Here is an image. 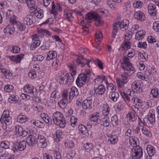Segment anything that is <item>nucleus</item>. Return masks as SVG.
Here are the masks:
<instances>
[{
  "instance_id": "obj_34",
  "label": "nucleus",
  "mask_w": 159,
  "mask_h": 159,
  "mask_svg": "<svg viewBox=\"0 0 159 159\" xmlns=\"http://www.w3.org/2000/svg\"><path fill=\"white\" fill-rule=\"evenodd\" d=\"M17 120L20 123H23L28 121V118L25 115H20L17 117Z\"/></svg>"
},
{
  "instance_id": "obj_31",
  "label": "nucleus",
  "mask_w": 159,
  "mask_h": 159,
  "mask_svg": "<svg viewBox=\"0 0 159 159\" xmlns=\"http://www.w3.org/2000/svg\"><path fill=\"white\" fill-rule=\"evenodd\" d=\"M3 30L6 34H11L14 33L15 29L13 26H11V27L8 26L5 28Z\"/></svg>"
},
{
  "instance_id": "obj_57",
  "label": "nucleus",
  "mask_w": 159,
  "mask_h": 159,
  "mask_svg": "<svg viewBox=\"0 0 159 159\" xmlns=\"http://www.w3.org/2000/svg\"><path fill=\"white\" fill-rule=\"evenodd\" d=\"M132 92V91L130 90H129L127 92V93H126L125 92H123V93L124 95L125 96V97L126 98L127 100L128 101H130V98L129 97V95H131V93Z\"/></svg>"
},
{
  "instance_id": "obj_61",
  "label": "nucleus",
  "mask_w": 159,
  "mask_h": 159,
  "mask_svg": "<svg viewBox=\"0 0 159 159\" xmlns=\"http://www.w3.org/2000/svg\"><path fill=\"white\" fill-rule=\"evenodd\" d=\"M9 117H10L9 116V112L8 110L5 111L1 117V120H2V119H3V118H8Z\"/></svg>"
},
{
  "instance_id": "obj_6",
  "label": "nucleus",
  "mask_w": 159,
  "mask_h": 159,
  "mask_svg": "<svg viewBox=\"0 0 159 159\" xmlns=\"http://www.w3.org/2000/svg\"><path fill=\"white\" fill-rule=\"evenodd\" d=\"M129 76L128 73L126 72H124L121 75V79L117 78L116 79V83L118 87L120 88L123 87V85L127 82V78Z\"/></svg>"
},
{
  "instance_id": "obj_47",
  "label": "nucleus",
  "mask_w": 159,
  "mask_h": 159,
  "mask_svg": "<svg viewBox=\"0 0 159 159\" xmlns=\"http://www.w3.org/2000/svg\"><path fill=\"white\" fill-rule=\"evenodd\" d=\"M108 142L112 144H114L117 142V139L115 136L111 135L110 138L108 140Z\"/></svg>"
},
{
  "instance_id": "obj_22",
  "label": "nucleus",
  "mask_w": 159,
  "mask_h": 159,
  "mask_svg": "<svg viewBox=\"0 0 159 159\" xmlns=\"http://www.w3.org/2000/svg\"><path fill=\"white\" fill-rule=\"evenodd\" d=\"M24 55L23 54H20L16 56H13L9 57V58L13 61H16L18 63H20V61L23 58Z\"/></svg>"
},
{
  "instance_id": "obj_16",
  "label": "nucleus",
  "mask_w": 159,
  "mask_h": 159,
  "mask_svg": "<svg viewBox=\"0 0 159 159\" xmlns=\"http://www.w3.org/2000/svg\"><path fill=\"white\" fill-rule=\"evenodd\" d=\"M148 10L149 14L152 16L156 15L157 11L156 6L155 4L150 3L148 6Z\"/></svg>"
},
{
  "instance_id": "obj_2",
  "label": "nucleus",
  "mask_w": 159,
  "mask_h": 159,
  "mask_svg": "<svg viewBox=\"0 0 159 159\" xmlns=\"http://www.w3.org/2000/svg\"><path fill=\"white\" fill-rule=\"evenodd\" d=\"M85 19L89 22H91L92 20H95V24L97 26L102 25L103 23V21L101 20V17L94 12L89 13L86 15Z\"/></svg>"
},
{
  "instance_id": "obj_15",
  "label": "nucleus",
  "mask_w": 159,
  "mask_h": 159,
  "mask_svg": "<svg viewBox=\"0 0 159 159\" xmlns=\"http://www.w3.org/2000/svg\"><path fill=\"white\" fill-rule=\"evenodd\" d=\"M37 32L39 37L41 38L42 39L44 36H49L51 35V33L49 31L45 29H38Z\"/></svg>"
},
{
  "instance_id": "obj_44",
  "label": "nucleus",
  "mask_w": 159,
  "mask_h": 159,
  "mask_svg": "<svg viewBox=\"0 0 159 159\" xmlns=\"http://www.w3.org/2000/svg\"><path fill=\"white\" fill-rule=\"evenodd\" d=\"M141 130L143 134L146 135L148 137L151 136L150 131L145 128H142Z\"/></svg>"
},
{
  "instance_id": "obj_4",
  "label": "nucleus",
  "mask_w": 159,
  "mask_h": 159,
  "mask_svg": "<svg viewBox=\"0 0 159 159\" xmlns=\"http://www.w3.org/2000/svg\"><path fill=\"white\" fill-rule=\"evenodd\" d=\"M131 157L133 159H139L143 155L142 149L139 146H137L133 148L131 150Z\"/></svg>"
},
{
  "instance_id": "obj_64",
  "label": "nucleus",
  "mask_w": 159,
  "mask_h": 159,
  "mask_svg": "<svg viewBox=\"0 0 159 159\" xmlns=\"http://www.w3.org/2000/svg\"><path fill=\"white\" fill-rule=\"evenodd\" d=\"M116 89V87H114L113 84H110L108 86L107 92H110V90L115 91Z\"/></svg>"
},
{
  "instance_id": "obj_14",
  "label": "nucleus",
  "mask_w": 159,
  "mask_h": 159,
  "mask_svg": "<svg viewBox=\"0 0 159 159\" xmlns=\"http://www.w3.org/2000/svg\"><path fill=\"white\" fill-rule=\"evenodd\" d=\"M26 147V142L25 141L23 140L21 142L19 143L13 148V150L14 152H15L18 150L22 151L24 150Z\"/></svg>"
},
{
  "instance_id": "obj_10",
  "label": "nucleus",
  "mask_w": 159,
  "mask_h": 159,
  "mask_svg": "<svg viewBox=\"0 0 159 159\" xmlns=\"http://www.w3.org/2000/svg\"><path fill=\"white\" fill-rule=\"evenodd\" d=\"M37 142L38 146L41 148H46L47 145L46 139L43 135H39L38 137Z\"/></svg>"
},
{
  "instance_id": "obj_62",
  "label": "nucleus",
  "mask_w": 159,
  "mask_h": 159,
  "mask_svg": "<svg viewBox=\"0 0 159 159\" xmlns=\"http://www.w3.org/2000/svg\"><path fill=\"white\" fill-rule=\"evenodd\" d=\"M147 46L146 42H139L138 44V47L140 48L145 49Z\"/></svg>"
},
{
  "instance_id": "obj_45",
  "label": "nucleus",
  "mask_w": 159,
  "mask_h": 159,
  "mask_svg": "<svg viewBox=\"0 0 159 159\" xmlns=\"http://www.w3.org/2000/svg\"><path fill=\"white\" fill-rule=\"evenodd\" d=\"M119 27L116 23L113 25V31L112 32V37L115 38L118 31L117 28Z\"/></svg>"
},
{
  "instance_id": "obj_42",
  "label": "nucleus",
  "mask_w": 159,
  "mask_h": 159,
  "mask_svg": "<svg viewBox=\"0 0 159 159\" xmlns=\"http://www.w3.org/2000/svg\"><path fill=\"white\" fill-rule=\"evenodd\" d=\"M111 122L113 126H116L118 124V121L117 116L114 115L111 118Z\"/></svg>"
},
{
  "instance_id": "obj_54",
  "label": "nucleus",
  "mask_w": 159,
  "mask_h": 159,
  "mask_svg": "<svg viewBox=\"0 0 159 159\" xmlns=\"http://www.w3.org/2000/svg\"><path fill=\"white\" fill-rule=\"evenodd\" d=\"M124 8L128 13H130L132 11L131 6L129 3H125L124 5Z\"/></svg>"
},
{
  "instance_id": "obj_25",
  "label": "nucleus",
  "mask_w": 159,
  "mask_h": 159,
  "mask_svg": "<svg viewBox=\"0 0 159 159\" xmlns=\"http://www.w3.org/2000/svg\"><path fill=\"white\" fill-rule=\"evenodd\" d=\"M134 17L136 19L141 21L145 20V16L144 14L141 12H137L135 13Z\"/></svg>"
},
{
  "instance_id": "obj_7",
  "label": "nucleus",
  "mask_w": 159,
  "mask_h": 159,
  "mask_svg": "<svg viewBox=\"0 0 159 159\" xmlns=\"http://www.w3.org/2000/svg\"><path fill=\"white\" fill-rule=\"evenodd\" d=\"M5 18L7 21H9L13 24L14 22L16 21V17L13 14V12L11 10H8L5 13Z\"/></svg>"
},
{
  "instance_id": "obj_28",
  "label": "nucleus",
  "mask_w": 159,
  "mask_h": 159,
  "mask_svg": "<svg viewBox=\"0 0 159 159\" xmlns=\"http://www.w3.org/2000/svg\"><path fill=\"white\" fill-rule=\"evenodd\" d=\"M145 35V32L143 30H140L136 33L135 39L138 41L142 39Z\"/></svg>"
},
{
  "instance_id": "obj_9",
  "label": "nucleus",
  "mask_w": 159,
  "mask_h": 159,
  "mask_svg": "<svg viewBox=\"0 0 159 159\" xmlns=\"http://www.w3.org/2000/svg\"><path fill=\"white\" fill-rule=\"evenodd\" d=\"M67 73L64 74L63 72L59 71L58 72V77L57 79V81L60 84H66L67 82Z\"/></svg>"
},
{
  "instance_id": "obj_11",
  "label": "nucleus",
  "mask_w": 159,
  "mask_h": 159,
  "mask_svg": "<svg viewBox=\"0 0 159 159\" xmlns=\"http://www.w3.org/2000/svg\"><path fill=\"white\" fill-rule=\"evenodd\" d=\"M116 23L118 26L120 27V29L123 31H125L128 29L129 21L127 19H125L120 22L118 21Z\"/></svg>"
},
{
  "instance_id": "obj_35",
  "label": "nucleus",
  "mask_w": 159,
  "mask_h": 159,
  "mask_svg": "<svg viewBox=\"0 0 159 159\" xmlns=\"http://www.w3.org/2000/svg\"><path fill=\"white\" fill-rule=\"evenodd\" d=\"M55 134H56V136H54L56 142H58L60 141V138L62 134L61 131L60 130H57L55 132Z\"/></svg>"
},
{
  "instance_id": "obj_60",
  "label": "nucleus",
  "mask_w": 159,
  "mask_h": 159,
  "mask_svg": "<svg viewBox=\"0 0 159 159\" xmlns=\"http://www.w3.org/2000/svg\"><path fill=\"white\" fill-rule=\"evenodd\" d=\"M153 27L155 31L159 32V23L158 22H154L153 24Z\"/></svg>"
},
{
  "instance_id": "obj_52",
  "label": "nucleus",
  "mask_w": 159,
  "mask_h": 159,
  "mask_svg": "<svg viewBox=\"0 0 159 159\" xmlns=\"http://www.w3.org/2000/svg\"><path fill=\"white\" fill-rule=\"evenodd\" d=\"M63 115L60 112L57 111L53 114V119H54L55 118H56V117L57 119H59L58 118H60L61 119L63 118Z\"/></svg>"
},
{
  "instance_id": "obj_26",
  "label": "nucleus",
  "mask_w": 159,
  "mask_h": 159,
  "mask_svg": "<svg viewBox=\"0 0 159 159\" xmlns=\"http://www.w3.org/2000/svg\"><path fill=\"white\" fill-rule=\"evenodd\" d=\"M57 52L51 50L49 52L47 56V60L50 61V60H52L57 57Z\"/></svg>"
},
{
  "instance_id": "obj_19",
  "label": "nucleus",
  "mask_w": 159,
  "mask_h": 159,
  "mask_svg": "<svg viewBox=\"0 0 159 159\" xmlns=\"http://www.w3.org/2000/svg\"><path fill=\"white\" fill-rule=\"evenodd\" d=\"M64 16L65 19L69 21H71L73 19L72 16V12L67 9L64 11Z\"/></svg>"
},
{
  "instance_id": "obj_30",
  "label": "nucleus",
  "mask_w": 159,
  "mask_h": 159,
  "mask_svg": "<svg viewBox=\"0 0 159 159\" xmlns=\"http://www.w3.org/2000/svg\"><path fill=\"white\" fill-rule=\"evenodd\" d=\"M80 133L86 136L88 135V130L86 127L83 125H79L78 127Z\"/></svg>"
},
{
  "instance_id": "obj_56",
  "label": "nucleus",
  "mask_w": 159,
  "mask_h": 159,
  "mask_svg": "<svg viewBox=\"0 0 159 159\" xmlns=\"http://www.w3.org/2000/svg\"><path fill=\"white\" fill-rule=\"evenodd\" d=\"M93 146L92 144L87 143L84 145V148L87 152L89 151L93 148Z\"/></svg>"
},
{
  "instance_id": "obj_29",
  "label": "nucleus",
  "mask_w": 159,
  "mask_h": 159,
  "mask_svg": "<svg viewBox=\"0 0 159 159\" xmlns=\"http://www.w3.org/2000/svg\"><path fill=\"white\" fill-rule=\"evenodd\" d=\"M101 123L100 124L101 126L107 127L109 125V117H104L101 120Z\"/></svg>"
},
{
  "instance_id": "obj_41",
  "label": "nucleus",
  "mask_w": 159,
  "mask_h": 159,
  "mask_svg": "<svg viewBox=\"0 0 159 159\" xmlns=\"http://www.w3.org/2000/svg\"><path fill=\"white\" fill-rule=\"evenodd\" d=\"M149 121V123L152 124H154L155 123V116L152 114H149L148 115L147 118Z\"/></svg>"
},
{
  "instance_id": "obj_33",
  "label": "nucleus",
  "mask_w": 159,
  "mask_h": 159,
  "mask_svg": "<svg viewBox=\"0 0 159 159\" xmlns=\"http://www.w3.org/2000/svg\"><path fill=\"white\" fill-rule=\"evenodd\" d=\"M111 93V97L110 96L111 99L114 102H116L119 97V95L118 93L113 91L110 92Z\"/></svg>"
},
{
  "instance_id": "obj_1",
  "label": "nucleus",
  "mask_w": 159,
  "mask_h": 159,
  "mask_svg": "<svg viewBox=\"0 0 159 159\" xmlns=\"http://www.w3.org/2000/svg\"><path fill=\"white\" fill-rule=\"evenodd\" d=\"M78 90L75 87H71L70 91L68 92L67 90H65L62 94V98L58 102L59 106L62 107L67 103H69L75 96L79 95Z\"/></svg>"
},
{
  "instance_id": "obj_20",
  "label": "nucleus",
  "mask_w": 159,
  "mask_h": 159,
  "mask_svg": "<svg viewBox=\"0 0 159 159\" xmlns=\"http://www.w3.org/2000/svg\"><path fill=\"white\" fill-rule=\"evenodd\" d=\"M21 3H26L29 7L32 8L35 6V0H18Z\"/></svg>"
},
{
  "instance_id": "obj_17",
  "label": "nucleus",
  "mask_w": 159,
  "mask_h": 159,
  "mask_svg": "<svg viewBox=\"0 0 159 159\" xmlns=\"http://www.w3.org/2000/svg\"><path fill=\"white\" fill-rule=\"evenodd\" d=\"M53 122L57 125H58L60 128H62L64 127L66 124L65 120L64 118L60 119L56 117L53 119Z\"/></svg>"
},
{
  "instance_id": "obj_18",
  "label": "nucleus",
  "mask_w": 159,
  "mask_h": 159,
  "mask_svg": "<svg viewBox=\"0 0 159 159\" xmlns=\"http://www.w3.org/2000/svg\"><path fill=\"white\" fill-rule=\"evenodd\" d=\"M90 120L92 121L97 122L98 124L102 123L101 120H99V113L96 112L93 113L90 116Z\"/></svg>"
},
{
  "instance_id": "obj_51",
  "label": "nucleus",
  "mask_w": 159,
  "mask_h": 159,
  "mask_svg": "<svg viewBox=\"0 0 159 159\" xmlns=\"http://www.w3.org/2000/svg\"><path fill=\"white\" fill-rule=\"evenodd\" d=\"M96 40H98L99 43H100L102 38V33L99 31H97L95 34Z\"/></svg>"
},
{
  "instance_id": "obj_23",
  "label": "nucleus",
  "mask_w": 159,
  "mask_h": 159,
  "mask_svg": "<svg viewBox=\"0 0 159 159\" xmlns=\"http://www.w3.org/2000/svg\"><path fill=\"white\" fill-rule=\"evenodd\" d=\"M26 142L29 146H32L36 143L35 137L32 135H30L26 138Z\"/></svg>"
},
{
  "instance_id": "obj_39",
  "label": "nucleus",
  "mask_w": 159,
  "mask_h": 159,
  "mask_svg": "<svg viewBox=\"0 0 159 159\" xmlns=\"http://www.w3.org/2000/svg\"><path fill=\"white\" fill-rule=\"evenodd\" d=\"M95 80L97 82H102L103 81H105L106 84L108 83L106 77L103 75L98 76L95 79Z\"/></svg>"
},
{
  "instance_id": "obj_38",
  "label": "nucleus",
  "mask_w": 159,
  "mask_h": 159,
  "mask_svg": "<svg viewBox=\"0 0 159 159\" xmlns=\"http://www.w3.org/2000/svg\"><path fill=\"white\" fill-rule=\"evenodd\" d=\"M34 15V16L39 19L42 18L43 16V11L41 10H35Z\"/></svg>"
},
{
  "instance_id": "obj_40",
  "label": "nucleus",
  "mask_w": 159,
  "mask_h": 159,
  "mask_svg": "<svg viewBox=\"0 0 159 159\" xmlns=\"http://www.w3.org/2000/svg\"><path fill=\"white\" fill-rule=\"evenodd\" d=\"M93 61L95 63V64L97 65L100 69H103V63L101 61L97 58L93 59Z\"/></svg>"
},
{
  "instance_id": "obj_24",
  "label": "nucleus",
  "mask_w": 159,
  "mask_h": 159,
  "mask_svg": "<svg viewBox=\"0 0 159 159\" xmlns=\"http://www.w3.org/2000/svg\"><path fill=\"white\" fill-rule=\"evenodd\" d=\"M34 89V87L32 85L29 86L26 85L24 88V90L26 93H29L30 95L32 97L34 96L33 93V90Z\"/></svg>"
},
{
  "instance_id": "obj_49",
  "label": "nucleus",
  "mask_w": 159,
  "mask_h": 159,
  "mask_svg": "<svg viewBox=\"0 0 159 159\" xmlns=\"http://www.w3.org/2000/svg\"><path fill=\"white\" fill-rule=\"evenodd\" d=\"M151 94L152 95V96L154 98H158L159 96L158 91L157 89H153L151 91Z\"/></svg>"
},
{
  "instance_id": "obj_53",
  "label": "nucleus",
  "mask_w": 159,
  "mask_h": 159,
  "mask_svg": "<svg viewBox=\"0 0 159 159\" xmlns=\"http://www.w3.org/2000/svg\"><path fill=\"white\" fill-rule=\"evenodd\" d=\"M125 36V41H129L132 37V32L127 31Z\"/></svg>"
},
{
  "instance_id": "obj_48",
  "label": "nucleus",
  "mask_w": 159,
  "mask_h": 159,
  "mask_svg": "<svg viewBox=\"0 0 159 159\" xmlns=\"http://www.w3.org/2000/svg\"><path fill=\"white\" fill-rule=\"evenodd\" d=\"M88 60L86 58H84L82 61H81L79 59H77L76 60V62L77 64L79 65L81 67H83L85 65L86 63V60Z\"/></svg>"
},
{
  "instance_id": "obj_36",
  "label": "nucleus",
  "mask_w": 159,
  "mask_h": 159,
  "mask_svg": "<svg viewBox=\"0 0 159 159\" xmlns=\"http://www.w3.org/2000/svg\"><path fill=\"white\" fill-rule=\"evenodd\" d=\"M33 124L39 128H43L44 127V123L38 120H36L34 121L33 122Z\"/></svg>"
},
{
  "instance_id": "obj_58",
  "label": "nucleus",
  "mask_w": 159,
  "mask_h": 159,
  "mask_svg": "<svg viewBox=\"0 0 159 159\" xmlns=\"http://www.w3.org/2000/svg\"><path fill=\"white\" fill-rule=\"evenodd\" d=\"M60 95L59 93L57 90L53 91L51 93V98H56Z\"/></svg>"
},
{
  "instance_id": "obj_21",
  "label": "nucleus",
  "mask_w": 159,
  "mask_h": 159,
  "mask_svg": "<svg viewBox=\"0 0 159 159\" xmlns=\"http://www.w3.org/2000/svg\"><path fill=\"white\" fill-rule=\"evenodd\" d=\"M92 101H88L86 100H84L82 103L83 107L84 109L89 108L92 109L94 106L93 104L92 103Z\"/></svg>"
},
{
  "instance_id": "obj_32",
  "label": "nucleus",
  "mask_w": 159,
  "mask_h": 159,
  "mask_svg": "<svg viewBox=\"0 0 159 159\" xmlns=\"http://www.w3.org/2000/svg\"><path fill=\"white\" fill-rule=\"evenodd\" d=\"M105 88L104 86L103 85H99L96 89H95L94 91L96 92L99 94H102L104 93L105 91Z\"/></svg>"
},
{
  "instance_id": "obj_63",
  "label": "nucleus",
  "mask_w": 159,
  "mask_h": 159,
  "mask_svg": "<svg viewBox=\"0 0 159 159\" xmlns=\"http://www.w3.org/2000/svg\"><path fill=\"white\" fill-rule=\"evenodd\" d=\"M36 72L33 71L32 70L30 71L28 73L29 76L32 79H34L36 77Z\"/></svg>"
},
{
  "instance_id": "obj_46",
  "label": "nucleus",
  "mask_w": 159,
  "mask_h": 159,
  "mask_svg": "<svg viewBox=\"0 0 159 159\" xmlns=\"http://www.w3.org/2000/svg\"><path fill=\"white\" fill-rule=\"evenodd\" d=\"M110 111V109L108 105L106 106L102 111V114L104 117H108V115L109 114Z\"/></svg>"
},
{
  "instance_id": "obj_59",
  "label": "nucleus",
  "mask_w": 159,
  "mask_h": 159,
  "mask_svg": "<svg viewBox=\"0 0 159 159\" xmlns=\"http://www.w3.org/2000/svg\"><path fill=\"white\" fill-rule=\"evenodd\" d=\"M77 119V118L74 116H72L70 118V122L71 123V125L73 127H74L75 123H76Z\"/></svg>"
},
{
  "instance_id": "obj_55",
  "label": "nucleus",
  "mask_w": 159,
  "mask_h": 159,
  "mask_svg": "<svg viewBox=\"0 0 159 159\" xmlns=\"http://www.w3.org/2000/svg\"><path fill=\"white\" fill-rule=\"evenodd\" d=\"M132 87L137 91L140 92V86L139 83L134 82L132 84Z\"/></svg>"
},
{
  "instance_id": "obj_5",
  "label": "nucleus",
  "mask_w": 159,
  "mask_h": 159,
  "mask_svg": "<svg viewBox=\"0 0 159 159\" xmlns=\"http://www.w3.org/2000/svg\"><path fill=\"white\" fill-rule=\"evenodd\" d=\"M123 62L121 64V66L124 70L127 71H133L134 67L132 66L129 59L124 57L123 59Z\"/></svg>"
},
{
  "instance_id": "obj_37",
  "label": "nucleus",
  "mask_w": 159,
  "mask_h": 159,
  "mask_svg": "<svg viewBox=\"0 0 159 159\" xmlns=\"http://www.w3.org/2000/svg\"><path fill=\"white\" fill-rule=\"evenodd\" d=\"M131 43L129 41H124L123 43L121 45L120 48L124 49H129L130 48Z\"/></svg>"
},
{
  "instance_id": "obj_3",
  "label": "nucleus",
  "mask_w": 159,
  "mask_h": 159,
  "mask_svg": "<svg viewBox=\"0 0 159 159\" xmlns=\"http://www.w3.org/2000/svg\"><path fill=\"white\" fill-rule=\"evenodd\" d=\"M70 70V73H67V84H71L74 81V77L76 74V66L75 65H70L69 66Z\"/></svg>"
},
{
  "instance_id": "obj_8",
  "label": "nucleus",
  "mask_w": 159,
  "mask_h": 159,
  "mask_svg": "<svg viewBox=\"0 0 159 159\" xmlns=\"http://www.w3.org/2000/svg\"><path fill=\"white\" fill-rule=\"evenodd\" d=\"M82 74H80L77 77L76 83L78 86L80 88L84 84L88 79Z\"/></svg>"
},
{
  "instance_id": "obj_50",
  "label": "nucleus",
  "mask_w": 159,
  "mask_h": 159,
  "mask_svg": "<svg viewBox=\"0 0 159 159\" xmlns=\"http://www.w3.org/2000/svg\"><path fill=\"white\" fill-rule=\"evenodd\" d=\"M9 143L7 141L2 142L0 144L1 147L5 149H8L9 148Z\"/></svg>"
},
{
  "instance_id": "obj_12",
  "label": "nucleus",
  "mask_w": 159,
  "mask_h": 159,
  "mask_svg": "<svg viewBox=\"0 0 159 159\" xmlns=\"http://www.w3.org/2000/svg\"><path fill=\"white\" fill-rule=\"evenodd\" d=\"M35 17L31 14L27 15L24 19V23L27 25H30L35 21Z\"/></svg>"
},
{
  "instance_id": "obj_43",
  "label": "nucleus",
  "mask_w": 159,
  "mask_h": 159,
  "mask_svg": "<svg viewBox=\"0 0 159 159\" xmlns=\"http://www.w3.org/2000/svg\"><path fill=\"white\" fill-rule=\"evenodd\" d=\"M127 116L129 118V120L132 122L134 121L137 119V117L135 116L134 114L132 112L128 113Z\"/></svg>"
},
{
  "instance_id": "obj_13",
  "label": "nucleus",
  "mask_w": 159,
  "mask_h": 159,
  "mask_svg": "<svg viewBox=\"0 0 159 159\" xmlns=\"http://www.w3.org/2000/svg\"><path fill=\"white\" fill-rule=\"evenodd\" d=\"M16 134L18 136L25 137L28 134L27 131L24 130L22 127L19 125L16 126L15 128Z\"/></svg>"
},
{
  "instance_id": "obj_27",
  "label": "nucleus",
  "mask_w": 159,
  "mask_h": 159,
  "mask_svg": "<svg viewBox=\"0 0 159 159\" xmlns=\"http://www.w3.org/2000/svg\"><path fill=\"white\" fill-rule=\"evenodd\" d=\"M13 24L14 25L16 26L18 30L20 31L24 30L25 28V26L24 25L17 21V20L16 21L14 22Z\"/></svg>"
}]
</instances>
